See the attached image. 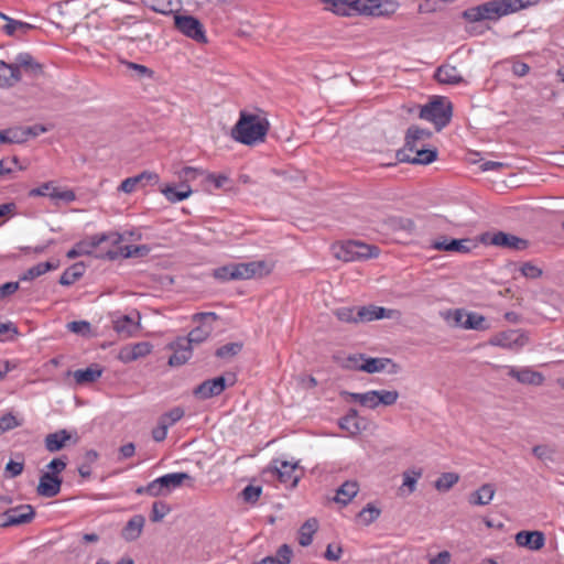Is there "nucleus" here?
Returning a JSON list of instances; mask_svg holds the SVG:
<instances>
[{
	"label": "nucleus",
	"mask_w": 564,
	"mask_h": 564,
	"mask_svg": "<svg viewBox=\"0 0 564 564\" xmlns=\"http://www.w3.org/2000/svg\"><path fill=\"white\" fill-rule=\"evenodd\" d=\"M541 0H490L463 11V18L471 23L482 20L497 21L502 17L518 13L539 6Z\"/></svg>",
	"instance_id": "nucleus-1"
},
{
	"label": "nucleus",
	"mask_w": 564,
	"mask_h": 564,
	"mask_svg": "<svg viewBox=\"0 0 564 564\" xmlns=\"http://www.w3.org/2000/svg\"><path fill=\"white\" fill-rule=\"evenodd\" d=\"M122 241V236L118 232L100 234L88 237L77 242L70 250L67 251L66 256L68 259H75L80 256H95L96 258H107L115 260L122 256L129 258L133 254L130 246L119 247L117 249H109L105 252L97 253L95 250L105 242H109L112 246H117Z\"/></svg>",
	"instance_id": "nucleus-2"
},
{
	"label": "nucleus",
	"mask_w": 564,
	"mask_h": 564,
	"mask_svg": "<svg viewBox=\"0 0 564 564\" xmlns=\"http://www.w3.org/2000/svg\"><path fill=\"white\" fill-rule=\"evenodd\" d=\"M269 128L270 124L267 118L241 111L231 134L236 141L246 145H253L264 141Z\"/></svg>",
	"instance_id": "nucleus-3"
},
{
	"label": "nucleus",
	"mask_w": 564,
	"mask_h": 564,
	"mask_svg": "<svg viewBox=\"0 0 564 564\" xmlns=\"http://www.w3.org/2000/svg\"><path fill=\"white\" fill-rule=\"evenodd\" d=\"M452 116V102L444 97L435 98L424 105L420 111V118L434 123L437 131H441L449 123Z\"/></svg>",
	"instance_id": "nucleus-4"
},
{
	"label": "nucleus",
	"mask_w": 564,
	"mask_h": 564,
	"mask_svg": "<svg viewBox=\"0 0 564 564\" xmlns=\"http://www.w3.org/2000/svg\"><path fill=\"white\" fill-rule=\"evenodd\" d=\"M334 254L337 259L349 262L367 260L379 256V248L357 240H349L334 246Z\"/></svg>",
	"instance_id": "nucleus-5"
},
{
	"label": "nucleus",
	"mask_w": 564,
	"mask_h": 564,
	"mask_svg": "<svg viewBox=\"0 0 564 564\" xmlns=\"http://www.w3.org/2000/svg\"><path fill=\"white\" fill-rule=\"evenodd\" d=\"M174 24L177 31L197 43L207 42L204 25L195 17L176 14L174 17Z\"/></svg>",
	"instance_id": "nucleus-6"
},
{
	"label": "nucleus",
	"mask_w": 564,
	"mask_h": 564,
	"mask_svg": "<svg viewBox=\"0 0 564 564\" xmlns=\"http://www.w3.org/2000/svg\"><path fill=\"white\" fill-rule=\"evenodd\" d=\"M529 343V336L520 329H508L492 336L489 340L491 346L507 349H520Z\"/></svg>",
	"instance_id": "nucleus-7"
},
{
	"label": "nucleus",
	"mask_w": 564,
	"mask_h": 564,
	"mask_svg": "<svg viewBox=\"0 0 564 564\" xmlns=\"http://www.w3.org/2000/svg\"><path fill=\"white\" fill-rule=\"evenodd\" d=\"M481 241L487 245L502 247L511 250H524L529 246V242L525 239L511 234H507L505 231L485 234L481 237Z\"/></svg>",
	"instance_id": "nucleus-8"
},
{
	"label": "nucleus",
	"mask_w": 564,
	"mask_h": 564,
	"mask_svg": "<svg viewBox=\"0 0 564 564\" xmlns=\"http://www.w3.org/2000/svg\"><path fill=\"white\" fill-rule=\"evenodd\" d=\"M35 511L31 505H20L10 508L2 514V522L0 527L8 528L12 525H20L29 523L33 520Z\"/></svg>",
	"instance_id": "nucleus-9"
},
{
	"label": "nucleus",
	"mask_w": 564,
	"mask_h": 564,
	"mask_svg": "<svg viewBox=\"0 0 564 564\" xmlns=\"http://www.w3.org/2000/svg\"><path fill=\"white\" fill-rule=\"evenodd\" d=\"M398 3L393 0H366L361 2L359 14L383 17L395 12Z\"/></svg>",
	"instance_id": "nucleus-10"
},
{
	"label": "nucleus",
	"mask_w": 564,
	"mask_h": 564,
	"mask_svg": "<svg viewBox=\"0 0 564 564\" xmlns=\"http://www.w3.org/2000/svg\"><path fill=\"white\" fill-rule=\"evenodd\" d=\"M227 387L225 377L220 376L214 379L205 380L198 384L193 393L197 399L207 400L217 397L224 392Z\"/></svg>",
	"instance_id": "nucleus-11"
},
{
	"label": "nucleus",
	"mask_w": 564,
	"mask_h": 564,
	"mask_svg": "<svg viewBox=\"0 0 564 564\" xmlns=\"http://www.w3.org/2000/svg\"><path fill=\"white\" fill-rule=\"evenodd\" d=\"M173 350L172 356L169 358V365L172 367L182 366L192 357V345L185 337H178L176 340L169 345Z\"/></svg>",
	"instance_id": "nucleus-12"
},
{
	"label": "nucleus",
	"mask_w": 564,
	"mask_h": 564,
	"mask_svg": "<svg viewBox=\"0 0 564 564\" xmlns=\"http://www.w3.org/2000/svg\"><path fill=\"white\" fill-rule=\"evenodd\" d=\"M327 10H330L337 15L350 17L352 14H359L361 6L360 0H319Z\"/></svg>",
	"instance_id": "nucleus-13"
},
{
	"label": "nucleus",
	"mask_w": 564,
	"mask_h": 564,
	"mask_svg": "<svg viewBox=\"0 0 564 564\" xmlns=\"http://www.w3.org/2000/svg\"><path fill=\"white\" fill-rule=\"evenodd\" d=\"M152 350V345L148 341H140L133 345L123 346L118 354V359L124 364L132 362L139 358L148 356Z\"/></svg>",
	"instance_id": "nucleus-14"
},
{
	"label": "nucleus",
	"mask_w": 564,
	"mask_h": 564,
	"mask_svg": "<svg viewBox=\"0 0 564 564\" xmlns=\"http://www.w3.org/2000/svg\"><path fill=\"white\" fill-rule=\"evenodd\" d=\"M62 482V477L43 473L40 477L36 492L41 497L53 498L59 494Z\"/></svg>",
	"instance_id": "nucleus-15"
},
{
	"label": "nucleus",
	"mask_w": 564,
	"mask_h": 564,
	"mask_svg": "<svg viewBox=\"0 0 564 564\" xmlns=\"http://www.w3.org/2000/svg\"><path fill=\"white\" fill-rule=\"evenodd\" d=\"M508 368V376L511 378H514L518 382L523 384H531V386H541L544 382V376L535 371L529 367L524 368H516V367H507Z\"/></svg>",
	"instance_id": "nucleus-16"
},
{
	"label": "nucleus",
	"mask_w": 564,
	"mask_h": 564,
	"mask_svg": "<svg viewBox=\"0 0 564 564\" xmlns=\"http://www.w3.org/2000/svg\"><path fill=\"white\" fill-rule=\"evenodd\" d=\"M516 543L531 551H539L545 544V535L542 531H520L516 534Z\"/></svg>",
	"instance_id": "nucleus-17"
},
{
	"label": "nucleus",
	"mask_w": 564,
	"mask_h": 564,
	"mask_svg": "<svg viewBox=\"0 0 564 564\" xmlns=\"http://www.w3.org/2000/svg\"><path fill=\"white\" fill-rule=\"evenodd\" d=\"M275 464H278V462H275ZM279 466H274V471L276 473L279 480L290 488H294L301 478V475L296 474L297 463L282 460L279 462Z\"/></svg>",
	"instance_id": "nucleus-18"
},
{
	"label": "nucleus",
	"mask_w": 564,
	"mask_h": 564,
	"mask_svg": "<svg viewBox=\"0 0 564 564\" xmlns=\"http://www.w3.org/2000/svg\"><path fill=\"white\" fill-rule=\"evenodd\" d=\"M415 156H410L404 151L398 152V158L401 162H409L412 164H430L434 162L437 158V150L436 149H424L423 147H416V150H414Z\"/></svg>",
	"instance_id": "nucleus-19"
},
{
	"label": "nucleus",
	"mask_w": 564,
	"mask_h": 564,
	"mask_svg": "<svg viewBox=\"0 0 564 564\" xmlns=\"http://www.w3.org/2000/svg\"><path fill=\"white\" fill-rule=\"evenodd\" d=\"M431 137V131L422 129L417 126H411L406 130L404 148L401 151L413 152L416 150V147H420L421 142L429 140Z\"/></svg>",
	"instance_id": "nucleus-20"
},
{
	"label": "nucleus",
	"mask_w": 564,
	"mask_h": 564,
	"mask_svg": "<svg viewBox=\"0 0 564 564\" xmlns=\"http://www.w3.org/2000/svg\"><path fill=\"white\" fill-rule=\"evenodd\" d=\"M235 280H247L256 276L264 269L263 261H253L248 263H232Z\"/></svg>",
	"instance_id": "nucleus-21"
},
{
	"label": "nucleus",
	"mask_w": 564,
	"mask_h": 564,
	"mask_svg": "<svg viewBox=\"0 0 564 564\" xmlns=\"http://www.w3.org/2000/svg\"><path fill=\"white\" fill-rule=\"evenodd\" d=\"M14 65H17L19 69L22 68L25 73L34 77L43 74V65L26 52L17 55Z\"/></svg>",
	"instance_id": "nucleus-22"
},
{
	"label": "nucleus",
	"mask_w": 564,
	"mask_h": 564,
	"mask_svg": "<svg viewBox=\"0 0 564 564\" xmlns=\"http://www.w3.org/2000/svg\"><path fill=\"white\" fill-rule=\"evenodd\" d=\"M144 181L156 183L159 181V175L153 172L144 171L135 176L123 180L119 186V191L130 194L134 192L138 185L142 184Z\"/></svg>",
	"instance_id": "nucleus-23"
},
{
	"label": "nucleus",
	"mask_w": 564,
	"mask_h": 564,
	"mask_svg": "<svg viewBox=\"0 0 564 564\" xmlns=\"http://www.w3.org/2000/svg\"><path fill=\"white\" fill-rule=\"evenodd\" d=\"M145 518L142 514L133 516L123 527L121 536L128 542L138 540L142 533Z\"/></svg>",
	"instance_id": "nucleus-24"
},
{
	"label": "nucleus",
	"mask_w": 564,
	"mask_h": 564,
	"mask_svg": "<svg viewBox=\"0 0 564 564\" xmlns=\"http://www.w3.org/2000/svg\"><path fill=\"white\" fill-rule=\"evenodd\" d=\"M21 72L14 64H7L0 61V88L12 87L20 82Z\"/></svg>",
	"instance_id": "nucleus-25"
},
{
	"label": "nucleus",
	"mask_w": 564,
	"mask_h": 564,
	"mask_svg": "<svg viewBox=\"0 0 564 564\" xmlns=\"http://www.w3.org/2000/svg\"><path fill=\"white\" fill-rule=\"evenodd\" d=\"M496 488L492 484H484L468 496L471 506H487L494 499Z\"/></svg>",
	"instance_id": "nucleus-26"
},
{
	"label": "nucleus",
	"mask_w": 564,
	"mask_h": 564,
	"mask_svg": "<svg viewBox=\"0 0 564 564\" xmlns=\"http://www.w3.org/2000/svg\"><path fill=\"white\" fill-rule=\"evenodd\" d=\"M435 78L440 84L456 85L463 82V76L453 65H441L435 72Z\"/></svg>",
	"instance_id": "nucleus-27"
},
{
	"label": "nucleus",
	"mask_w": 564,
	"mask_h": 564,
	"mask_svg": "<svg viewBox=\"0 0 564 564\" xmlns=\"http://www.w3.org/2000/svg\"><path fill=\"white\" fill-rule=\"evenodd\" d=\"M72 435L66 430H59L55 433H50L44 438L46 451L55 453L65 447L66 442L69 441Z\"/></svg>",
	"instance_id": "nucleus-28"
},
{
	"label": "nucleus",
	"mask_w": 564,
	"mask_h": 564,
	"mask_svg": "<svg viewBox=\"0 0 564 564\" xmlns=\"http://www.w3.org/2000/svg\"><path fill=\"white\" fill-rule=\"evenodd\" d=\"M159 479L167 495L175 488L181 487L186 480L193 482L192 476L187 473H171L159 477ZM189 486H192V484H189Z\"/></svg>",
	"instance_id": "nucleus-29"
},
{
	"label": "nucleus",
	"mask_w": 564,
	"mask_h": 564,
	"mask_svg": "<svg viewBox=\"0 0 564 564\" xmlns=\"http://www.w3.org/2000/svg\"><path fill=\"white\" fill-rule=\"evenodd\" d=\"M102 375V369L98 365L90 366L86 369H78L74 372L76 383L86 384L95 382Z\"/></svg>",
	"instance_id": "nucleus-30"
},
{
	"label": "nucleus",
	"mask_w": 564,
	"mask_h": 564,
	"mask_svg": "<svg viewBox=\"0 0 564 564\" xmlns=\"http://www.w3.org/2000/svg\"><path fill=\"white\" fill-rule=\"evenodd\" d=\"M0 143H2V144L25 143L23 127L15 126V127L0 130Z\"/></svg>",
	"instance_id": "nucleus-31"
},
{
	"label": "nucleus",
	"mask_w": 564,
	"mask_h": 564,
	"mask_svg": "<svg viewBox=\"0 0 564 564\" xmlns=\"http://www.w3.org/2000/svg\"><path fill=\"white\" fill-rule=\"evenodd\" d=\"M390 364L393 367H395V365L392 362V360L390 358L369 357V358H365L364 362H361V365L358 367L360 368V371H365L367 373H376V372L383 371L387 368V366Z\"/></svg>",
	"instance_id": "nucleus-32"
},
{
	"label": "nucleus",
	"mask_w": 564,
	"mask_h": 564,
	"mask_svg": "<svg viewBox=\"0 0 564 564\" xmlns=\"http://www.w3.org/2000/svg\"><path fill=\"white\" fill-rule=\"evenodd\" d=\"M358 490L359 486L357 481L347 480L337 489L335 500L343 505H347L358 494Z\"/></svg>",
	"instance_id": "nucleus-33"
},
{
	"label": "nucleus",
	"mask_w": 564,
	"mask_h": 564,
	"mask_svg": "<svg viewBox=\"0 0 564 564\" xmlns=\"http://www.w3.org/2000/svg\"><path fill=\"white\" fill-rule=\"evenodd\" d=\"M85 265L83 262H77L67 268L59 278V283L69 286L78 281L85 273Z\"/></svg>",
	"instance_id": "nucleus-34"
},
{
	"label": "nucleus",
	"mask_w": 564,
	"mask_h": 564,
	"mask_svg": "<svg viewBox=\"0 0 564 564\" xmlns=\"http://www.w3.org/2000/svg\"><path fill=\"white\" fill-rule=\"evenodd\" d=\"M57 268H58V261H56V262H51V261L40 262V263L31 267L30 269H28L21 276V280L22 281H31L37 276H41L44 273L55 270Z\"/></svg>",
	"instance_id": "nucleus-35"
},
{
	"label": "nucleus",
	"mask_w": 564,
	"mask_h": 564,
	"mask_svg": "<svg viewBox=\"0 0 564 564\" xmlns=\"http://www.w3.org/2000/svg\"><path fill=\"white\" fill-rule=\"evenodd\" d=\"M318 529V522L316 519L311 518L306 520L299 532V543L302 546H308L313 541V535Z\"/></svg>",
	"instance_id": "nucleus-36"
},
{
	"label": "nucleus",
	"mask_w": 564,
	"mask_h": 564,
	"mask_svg": "<svg viewBox=\"0 0 564 564\" xmlns=\"http://www.w3.org/2000/svg\"><path fill=\"white\" fill-rule=\"evenodd\" d=\"M121 64L126 67L129 75L134 79L153 78L154 72L145 65L137 64L129 61H122Z\"/></svg>",
	"instance_id": "nucleus-37"
},
{
	"label": "nucleus",
	"mask_w": 564,
	"mask_h": 564,
	"mask_svg": "<svg viewBox=\"0 0 564 564\" xmlns=\"http://www.w3.org/2000/svg\"><path fill=\"white\" fill-rule=\"evenodd\" d=\"M33 29H35L33 24L14 19L10 20L9 23H6L2 28L3 32L9 36L24 35Z\"/></svg>",
	"instance_id": "nucleus-38"
},
{
	"label": "nucleus",
	"mask_w": 564,
	"mask_h": 564,
	"mask_svg": "<svg viewBox=\"0 0 564 564\" xmlns=\"http://www.w3.org/2000/svg\"><path fill=\"white\" fill-rule=\"evenodd\" d=\"M142 3L154 12L170 14L174 11L173 0H141Z\"/></svg>",
	"instance_id": "nucleus-39"
},
{
	"label": "nucleus",
	"mask_w": 564,
	"mask_h": 564,
	"mask_svg": "<svg viewBox=\"0 0 564 564\" xmlns=\"http://www.w3.org/2000/svg\"><path fill=\"white\" fill-rule=\"evenodd\" d=\"M476 243L471 239H451L447 243V251L458 253H469L473 248H476Z\"/></svg>",
	"instance_id": "nucleus-40"
},
{
	"label": "nucleus",
	"mask_w": 564,
	"mask_h": 564,
	"mask_svg": "<svg viewBox=\"0 0 564 564\" xmlns=\"http://www.w3.org/2000/svg\"><path fill=\"white\" fill-rule=\"evenodd\" d=\"M464 319V328L465 329H475V330H485L487 329L486 318L485 316L478 313H465Z\"/></svg>",
	"instance_id": "nucleus-41"
},
{
	"label": "nucleus",
	"mask_w": 564,
	"mask_h": 564,
	"mask_svg": "<svg viewBox=\"0 0 564 564\" xmlns=\"http://www.w3.org/2000/svg\"><path fill=\"white\" fill-rule=\"evenodd\" d=\"M162 194L165 198L171 203H177L188 198L192 194V189H186L184 192H180L174 185H166L161 189Z\"/></svg>",
	"instance_id": "nucleus-42"
},
{
	"label": "nucleus",
	"mask_w": 564,
	"mask_h": 564,
	"mask_svg": "<svg viewBox=\"0 0 564 564\" xmlns=\"http://www.w3.org/2000/svg\"><path fill=\"white\" fill-rule=\"evenodd\" d=\"M459 480L456 473H443L435 481V488L438 491H448Z\"/></svg>",
	"instance_id": "nucleus-43"
},
{
	"label": "nucleus",
	"mask_w": 564,
	"mask_h": 564,
	"mask_svg": "<svg viewBox=\"0 0 564 564\" xmlns=\"http://www.w3.org/2000/svg\"><path fill=\"white\" fill-rule=\"evenodd\" d=\"M212 330V326H197L189 332L185 339H187L191 345L200 344L210 336Z\"/></svg>",
	"instance_id": "nucleus-44"
},
{
	"label": "nucleus",
	"mask_w": 564,
	"mask_h": 564,
	"mask_svg": "<svg viewBox=\"0 0 564 564\" xmlns=\"http://www.w3.org/2000/svg\"><path fill=\"white\" fill-rule=\"evenodd\" d=\"M138 495H149L151 497L166 496L163 485L160 484V479L156 478L149 482L147 486L137 488Z\"/></svg>",
	"instance_id": "nucleus-45"
},
{
	"label": "nucleus",
	"mask_w": 564,
	"mask_h": 564,
	"mask_svg": "<svg viewBox=\"0 0 564 564\" xmlns=\"http://www.w3.org/2000/svg\"><path fill=\"white\" fill-rule=\"evenodd\" d=\"M242 343L240 341H236V343H228L221 347H219L215 355L218 357V358H221V359H228V358H231L236 355H238L241 349H242Z\"/></svg>",
	"instance_id": "nucleus-46"
},
{
	"label": "nucleus",
	"mask_w": 564,
	"mask_h": 564,
	"mask_svg": "<svg viewBox=\"0 0 564 564\" xmlns=\"http://www.w3.org/2000/svg\"><path fill=\"white\" fill-rule=\"evenodd\" d=\"M399 399L397 390H377L378 405L390 406Z\"/></svg>",
	"instance_id": "nucleus-47"
},
{
	"label": "nucleus",
	"mask_w": 564,
	"mask_h": 564,
	"mask_svg": "<svg viewBox=\"0 0 564 564\" xmlns=\"http://www.w3.org/2000/svg\"><path fill=\"white\" fill-rule=\"evenodd\" d=\"M171 511L170 506L163 501H155L152 505L150 519L152 522H160Z\"/></svg>",
	"instance_id": "nucleus-48"
},
{
	"label": "nucleus",
	"mask_w": 564,
	"mask_h": 564,
	"mask_svg": "<svg viewBox=\"0 0 564 564\" xmlns=\"http://www.w3.org/2000/svg\"><path fill=\"white\" fill-rule=\"evenodd\" d=\"M184 416V410L180 406H175L169 412H165L160 416V420L164 422L169 427L175 424Z\"/></svg>",
	"instance_id": "nucleus-49"
},
{
	"label": "nucleus",
	"mask_w": 564,
	"mask_h": 564,
	"mask_svg": "<svg viewBox=\"0 0 564 564\" xmlns=\"http://www.w3.org/2000/svg\"><path fill=\"white\" fill-rule=\"evenodd\" d=\"M262 488L260 486L248 485L241 491V497L248 503H256L259 500Z\"/></svg>",
	"instance_id": "nucleus-50"
},
{
	"label": "nucleus",
	"mask_w": 564,
	"mask_h": 564,
	"mask_svg": "<svg viewBox=\"0 0 564 564\" xmlns=\"http://www.w3.org/2000/svg\"><path fill=\"white\" fill-rule=\"evenodd\" d=\"M66 327L69 332L82 336H89L91 333V326L86 321H74L68 323Z\"/></svg>",
	"instance_id": "nucleus-51"
},
{
	"label": "nucleus",
	"mask_w": 564,
	"mask_h": 564,
	"mask_svg": "<svg viewBox=\"0 0 564 564\" xmlns=\"http://www.w3.org/2000/svg\"><path fill=\"white\" fill-rule=\"evenodd\" d=\"M334 313L340 322L358 323L357 311L354 307H339Z\"/></svg>",
	"instance_id": "nucleus-52"
},
{
	"label": "nucleus",
	"mask_w": 564,
	"mask_h": 564,
	"mask_svg": "<svg viewBox=\"0 0 564 564\" xmlns=\"http://www.w3.org/2000/svg\"><path fill=\"white\" fill-rule=\"evenodd\" d=\"M134 327L133 321L127 315L115 322V330L119 334L130 335Z\"/></svg>",
	"instance_id": "nucleus-53"
},
{
	"label": "nucleus",
	"mask_w": 564,
	"mask_h": 564,
	"mask_svg": "<svg viewBox=\"0 0 564 564\" xmlns=\"http://www.w3.org/2000/svg\"><path fill=\"white\" fill-rule=\"evenodd\" d=\"M213 275L215 279L227 282L235 280L234 278V264L223 265L214 270Z\"/></svg>",
	"instance_id": "nucleus-54"
},
{
	"label": "nucleus",
	"mask_w": 564,
	"mask_h": 564,
	"mask_svg": "<svg viewBox=\"0 0 564 564\" xmlns=\"http://www.w3.org/2000/svg\"><path fill=\"white\" fill-rule=\"evenodd\" d=\"M50 197L52 199H59L66 203L74 202L76 199V195L72 189H59L56 186H53L52 192H50Z\"/></svg>",
	"instance_id": "nucleus-55"
},
{
	"label": "nucleus",
	"mask_w": 564,
	"mask_h": 564,
	"mask_svg": "<svg viewBox=\"0 0 564 564\" xmlns=\"http://www.w3.org/2000/svg\"><path fill=\"white\" fill-rule=\"evenodd\" d=\"M422 471L421 470H412V471H405L403 473V486L409 488L410 492H413L415 490V485L421 478Z\"/></svg>",
	"instance_id": "nucleus-56"
},
{
	"label": "nucleus",
	"mask_w": 564,
	"mask_h": 564,
	"mask_svg": "<svg viewBox=\"0 0 564 564\" xmlns=\"http://www.w3.org/2000/svg\"><path fill=\"white\" fill-rule=\"evenodd\" d=\"M380 514V510L371 505H367L360 512L359 518L362 519V521L366 524H370L373 522Z\"/></svg>",
	"instance_id": "nucleus-57"
},
{
	"label": "nucleus",
	"mask_w": 564,
	"mask_h": 564,
	"mask_svg": "<svg viewBox=\"0 0 564 564\" xmlns=\"http://www.w3.org/2000/svg\"><path fill=\"white\" fill-rule=\"evenodd\" d=\"M520 271L522 275L528 279H539L543 273L542 269H540L532 262H524L521 265Z\"/></svg>",
	"instance_id": "nucleus-58"
},
{
	"label": "nucleus",
	"mask_w": 564,
	"mask_h": 564,
	"mask_svg": "<svg viewBox=\"0 0 564 564\" xmlns=\"http://www.w3.org/2000/svg\"><path fill=\"white\" fill-rule=\"evenodd\" d=\"M339 426L340 429L349 432L351 435H357L361 431L359 422H355L347 416H344L339 420Z\"/></svg>",
	"instance_id": "nucleus-59"
},
{
	"label": "nucleus",
	"mask_w": 564,
	"mask_h": 564,
	"mask_svg": "<svg viewBox=\"0 0 564 564\" xmlns=\"http://www.w3.org/2000/svg\"><path fill=\"white\" fill-rule=\"evenodd\" d=\"M67 463L63 457L54 458L47 464V469L45 474H53L54 476H59V474L66 468Z\"/></svg>",
	"instance_id": "nucleus-60"
},
{
	"label": "nucleus",
	"mask_w": 564,
	"mask_h": 564,
	"mask_svg": "<svg viewBox=\"0 0 564 564\" xmlns=\"http://www.w3.org/2000/svg\"><path fill=\"white\" fill-rule=\"evenodd\" d=\"M19 425L20 423L18 422L17 417L11 413H7L0 417V431L2 432L13 430Z\"/></svg>",
	"instance_id": "nucleus-61"
},
{
	"label": "nucleus",
	"mask_w": 564,
	"mask_h": 564,
	"mask_svg": "<svg viewBox=\"0 0 564 564\" xmlns=\"http://www.w3.org/2000/svg\"><path fill=\"white\" fill-rule=\"evenodd\" d=\"M292 555V549L288 544H282L276 551V556L273 557L281 564H290Z\"/></svg>",
	"instance_id": "nucleus-62"
},
{
	"label": "nucleus",
	"mask_w": 564,
	"mask_h": 564,
	"mask_svg": "<svg viewBox=\"0 0 564 564\" xmlns=\"http://www.w3.org/2000/svg\"><path fill=\"white\" fill-rule=\"evenodd\" d=\"M375 308L373 305L361 306L357 310V319L359 322H371L375 321Z\"/></svg>",
	"instance_id": "nucleus-63"
},
{
	"label": "nucleus",
	"mask_w": 564,
	"mask_h": 564,
	"mask_svg": "<svg viewBox=\"0 0 564 564\" xmlns=\"http://www.w3.org/2000/svg\"><path fill=\"white\" fill-rule=\"evenodd\" d=\"M203 172L196 167L186 166L182 169L178 173L180 180H184L186 182H192L197 178L198 175H202Z\"/></svg>",
	"instance_id": "nucleus-64"
}]
</instances>
